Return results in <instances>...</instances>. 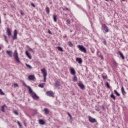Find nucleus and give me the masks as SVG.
<instances>
[{"label":"nucleus","mask_w":128,"mask_h":128,"mask_svg":"<svg viewBox=\"0 0 128 128\" xmlns=\"http://www.w3.org/2000/svg\"><path fill=\"white\" fill-rule=\"evenodd\" d=\"M13 56L14 57V60L17 64H20V60L18 58V51L16 50L14 51L13 53Z\"/></svg>","instance_id":"nucleus-1"},{"label":"nucleus","mask_w":128,"mask_h":128,"mask_svg":"<svg viewBox=\"0 0 128 128\" xmlns=\"http://www.w3.org/2000/svg\"><path fill=\"white\" fill-rule=\"evenodd\" d=\"M41 72L43 74L44 76V82H46V76H48V73H46V68H44L41 70Z\"/></svg>","instance_id":"nucleus-2"},{"label":"nucleus","mask_w":128,"mask_h":128,"mask_svg":"<svg viewBox=\"0 0 128 128\" xmlns=\"http://www.w3.org/2000/svg\"><path fill=\"white\" fill-rule=\"evenodd\" d=\"M77 47L78 48H79L80 50V52H84V54H86V48L84 46L82 45H78Z\"/></svg>","instance_id":"nucleus-3"},{"label":"nucleus","mask_w":128,"mask_h":128,"mask_svg":"<svg viewBox=\"0 0 128 128\" xmlns=\"http://www.w3.org/2000/svg\"><path fill=\"white\" fill-rule=\"evenodd\" d=\"M88 120L92 124H94V122H96V118H93L90 116H88Z\"/></svg>","instance_id":"nucleus-4"},{"label":"nucleus","mask_w":128,"mask_h":128,"mask_svg":"<svg viewBox=\"0 0 128 128\" xmlns=\"http://www.w3.org/2000/svg\"><path fill=\"white\" fill-rule=\"evenodd\" d=\"M18 38V30H14V36L12 37V40H16V38Z\"/></svg>","instance_id":"nucleus-5"},{"label":"nucleus","mask_w":128,"mask_h":128,"mask_svg":"<svg viewBox=\"0 0 128 128\" xmlns=\"http://www.w3.org/2000/svg\"><path fill=\"white\" fill-rule=\"evenodd\" d=\"M32 98H34V100H39L40 99V96H38V95H36V92L33 93V94H32Z\"/></svg>","instance_id":"nucleus-6"},{"label":"nucleus","mask_w":128,"mask_h":128,"mask_svg":"<svg viewBox=\"0 0 128 128\" xmlns=\"http://www.w3.org/2000/svg\"><path fill=\"white\" fill-rule=\"evenodd\" d=\"M103 30L106 32H108V28L106 26V24H104L102 26Z\"/></svg>","instance_id":"nucleus-7"},{"label":"nucleus","mask_w":128,"mask_h":128,"mask_svg":"<svg viewBox=\"0 0 128 128\" xmlns=\"http://www.w3.org/2000/svg\"><path fill=\"white\" fill-rule=\"evenodd\" d=\"M26 88H28V92L29 94H32L34 93V92L32 91V88L30 87V86H28Z\"/></svg>","instance_id":"nucleus-8"},{"label":"nucleus","mask_w":128,"mask_h":128,"mask_svg":"<svg viewBox=\"0 0 128 128\" xmlns=\"http://www.w3.org/2000/svg\"><path fill=\"white\" fill-rule=\"evenodd\" d=\"M46 94L48 96H54V92H52V91H48L46 92Z\"/></svg>","instance_id":"nucleus-9"},{"label":"nucleus","mask_w":128,"mask_h":128,"mask_svg":"<svg viewBox=\"0 0 128 128\" xmlns=\"http://www.w3.org/2000/svg\"><path fill=\"white\" fill-rule=\"evenodd\" d=\"M6 54L8 55V56H10V58H12V50H7L6 51Z\"/></svg>","instance_id":"nucleus-10"},{"label":"nucleus","mask_w":128,"mask_h":128,"mask_svg":"<svg viewBox=\"0 0 128 128\" xmlns=\"http://www.w3.org/2000/svg\"><path fill=\"white\" fill-rule=\"evenodd\" d=\"M78 86L81 88V90H84V85L82 84V82H80L78 84Z\"/></svg>","instance_id":"nucleus-11"},{"label":"nucleus","mask_w":128,"mask_h":128,"mask_svg":"<svg viewBox=\"0 0 128 128\" xmlns=\"http://www.w3.org/2000/svg\"><path fill=\"white\" fill-rule=\"evenodd\" d=\"M6 32H7V34H8V36H9V38L12 36V32L10 31V29L7 28Z\"/></svg>","instance_id":"nucleus-12"},{"label":"nucleus","mask_w":128,"mask_h":128,"mask_svg":"<svg viewBox=\"0 0 128 128\" xmlns=\"http://www.w3.org/2000/svg\"><path fill=\"white\" fill-rule=\"evenodd\" d=\"M25 54H26V56H28V58H30V60H32V56H30V52H28V50L26 51Z\"/></svg>","instance_id":"nucleus-13"},{"label":"nucleus","mask_w":128,"mask_h":128,"mask_svg":"<svg viewBox=\"0 0 128 128\" xmlns=\"http://www.w3.org/2000/svg\"><path fill=\"white\" fill-rule=\"evenodd\" d=\"M28 80H34V78H36V77L34 76V75H30L28 76Z\"/></svg>","instance_id":"nucleus-14"},{"label":"nucleus","mask_w":128,"mask_h":128,"mask_svg":"<svg viewBox=\"0 0 128 128\" xmlns=\"http://www.w3.org/2000/svg\"><path fill=\"white\" fill-rule=\"evenodd\" d=\"M70 72L71 74H73V75L76 74V70H74V68H70Z\"/></svg>","instance_id":"nucleus-15"},{"label":"nucleus","mask_w":128,"mask_h":128,"mask_svg":"<svg viewBox=\"0 0 128 128\" xmlns=\"http://www.w3.org/2000/svg\"><path fill=\"white\" fill-rule=\"evenodd\" d=\"M76 62H78V64H82V58H76Z\"/></svg>","instance_id":"nucleus-16"},{"label":"nucleus","mask_w":128,"mask_h":128,"mask_svg":"<svg viewBox=\"0 0 128 128\" xmlns=\"http://www.w3.org/2000/svg\"><path fill=\"white\" fill-rule=\"evenodd\" d=\"M118 54H120V58H122V60H124V54L120 52V51L118 52Z\"/></svg>","instance_id":"nucleus-17"},{"label":"nucleus","mask_w":128,"mask_h":128,"mask_svg":"<svg viewBox=\"0 0 128 128\" xmlns=\"http://www.w3.org/2000/svg\"><path fill=\"white\" fill-rule=\"evenodd\" d=\"M55 86L57 88L58 87V86H60V81H58V80L56 81Z\"/></svg>","instance_id":"nucleus-18"},{"label":"nucleus","mask_w":128,"mask_h":128,"mask_svg":"<svg viewBox=\"0 0 128 128\" xmlns=\"http://www.w3.org/2000/svg\"><path fill=\"white\" fill-rule=\"evenodd\" d=\"M4 108H6V105L4 104L2 106L1 111L2 112H6V110H4Z\"/></svg>","instance_id":"nucleus-19"},{"label":"nucleus","mask_w":128,"mask_h":128,"mask_svg":"<svg viewBox=\"0 0 128 128\" xmlns=\"http://www.w3.org/2000/svg\"><path fill=\"white\" fill-rule=\"evenodd\" d=\"M44 112L45 114H50V110L47 108H44Z\"/></svg>","instance_id":"nucleus-20"},{"label":"nucleus","mask_w":128,"mask_h":128,"mask_svg":"<svg viewBox=\"0 0 128 128\" xmlns=\"http://www.w3.org/2000/svg\"><path fill=\"white\" fill-rule=\"evenodd\" d=\"M121 90L123 96H126V91H124V86L122 87Z\"/></svg>","instance_id":"nucleus-21"},{"label":"nucleus","mask_w":128,"mask_h":128,"mask_svg":"<svg viewBox=\"0 0 128 128\" xmlns=\"http://www.w3.org/2000/svg\"><path fill=\"white\" fill-rule=\"evenodd\" d=\"M39 124H40L44 125V124H46V122H44V120L40 119L39 120Z\"/></svg>","instance_id":"nucleus-22"},{"label":"nucleus","mask_w":128,"mask_h":128,"mask_svg":"<svg viewBox=\"0 0 128 128\" xmlns=\"http://www.w3.org/2000/svg\"><path fill=\"white\" fill-rule=\"evenodd\" d=\"M100 51H98L97 52V56H98L99 58H100L101 60H104V56H102V54H100Z\"/></svg>","instance_id":"nucleus-23"},{"label":"nucleus","mask_w":128,"mask_h":128,"mask_svg":"<svg viewBox=\"0 0 128 128\" xmlns=\"http://www.w3.org/2000/svg\"><path fill=\"white\" fill-rule=\"evenodd\" d=\"M44 84H46V83L40 84H39L38 86L39 88H43L44 86Z\"/></svg>","instance_id":"nucleus-24"},{"label":"nucleus","mask_w":128,"mask_h":128,"mask_svg":"<svg viewBox=\"0 0 128 128\" xmlns=\"http://www.w3.org/2000/svg\"><path fill=\"white\" fill-rule=\"evenodd\" d=\"M68 45L69 46H70V48H72L74 46V44H72V42L71 41H69L68 42Z\"/></svg>","instance_id":"nucleus-25"},{"label":"nucleus","mask_w":128,"mask_h":128,"mask_svg":"<svg viewBox=\"0 0 128 128\" xmlns=\"http://www.w3.org/2000/svg\"><path fill=\"white\" fill-rule=\"evenodd\" d=\"M114 92L115 94L117 96H120V94L118 92V90H114Z\"/></svg>","instance_id":"nucleus-26"},{"label":"nucleus","mask_w":128,"mask_h":128,"mask_svg":"<svg viewBox=\"0 0 128 128\" xmlns=\"http://www.w3.org/2000/svg\"><path fill=\"white\" fill-rule=\"evenodd\" d=\"M53 20H54V22H56L58 20L57 18H56V16L53 15Z\"/></svg>","instance_id":"nucleus-27"},{"label":"nucleus","mask_w":128,"mask_h":128,"mask_svg":"<svg viewBox=\"0 0 128 128\" xmlns=\"http://www.w3.org/2000/svg\"><path fill=\"white\" fill-rule=\"evenodd\" d=\"M110 96L111 98H113L114 100H116V96L114 94H112Z\"/></svg>","instance_id":"nucleus-28"},{"label":"nucleus","mask_w":128,"mask_h":128,"mask_svg":"<svg viewBox=\"0 0 128 128\" xmlns=\"http://www.w3.org/2000/svg\"><path fill=\"white\" fill-rule=\"evenodd\" d=\"M46 11L47 14H50V8L48 7H46Z\"/></svg>","instance_id":"nucleus-29"},{"label":"nucleus","mask_w":128,"mask_h":128,"mask_svg":"<svg viewBox=\"0 0 128 128\" xmlns=\"http://www.w3.org/2000/svg\"><path fill=\"white\" fill-rule=\"evenodd\" d=\"M57 48L60 52H64V49L60 46H57Z\"/></svg>","instance_id":"nucleus-30"},{"label":"nucleus","mask_w":128,"mask_h":128,"mask_svg":"<svg viewBox=\"0 0 128 128\" xmlns=\"http://www.w3.org/2000/svg\"><path fill=\"white\" fill-rule=\"evenodd\" d=\"M20 82H22V84H23V86H25V88H26L28 86H27L26 84V83L24 82V81L21 80Z\"/></svg>","instance_id":"nucleus-31"},{"label":"nucleus","mask_w":128,"mask_h":128,"mask_svg":"<svg viewBox=\"0 0 128 128\" xmlns=\"http://www.w3.org/2000/svg\"><path fill=\"white\" fill-rule=\"evenodd\" d=\"M105 86L108 88H110V84H108V82H106L105 84Z\"/></svg>","instance_id":"nucleus-32"},{"label":"nucleus","mask_w":128,"mask_h":128,"mask_svg":"<svg viewBox=\"0 0 128 128\" xmlns=\"http://www.w3.org/2000/svg\"><path fill=\"white\" fill-rule=\"evenodd\" d=\"M73 82H78V78L76 75L74 76Z\"/></svg>","instance_id":"nucleus-33"},{"label":"nucleus","mask_w":128,"mask_h":128,"mask_svg":"<svg viewBox=\"0 0 128 128\" xmlns=\"http://www.w3.org/2000/svg\"><path fill=\"white\" fill-rule=\"evenodd\" d=\"M0 96H4L5 94L2 92V89H0Z\"/></svg>","instance_id":"nucleus-34"},{"label":"nucleus","mask_w":128,"mask_h":128,"mask_svg":"<svg viewBox=\"0 0 128 128\" xmlns=\"http://www.w3.org/2000/svg\"><path fill=\"white\" fill-rule=\"evenodd\" d=\"M26 66H27V68H28L32 69V66H30V65L26 64Z\"/></svg>","instance_id":"nucleus-35"},{"label":"nucleus","mask_w":128,"mask_h":128,"mask_svg":"<svg viewBox=\"0 0 128 128\" xmlns=\"http://www.w3.org/2000/svg\"><path fill=\"white\" fill-rule=\"evenodd\" d=\"M63 10L64 11H66V12H70V9H68V8H63Z\"/></svg>","instance_id":"nucleus-36"},{"label":"nucleus","mask_w":128,"mask_h":128,"mask_svg":"<svg viewBox=\"0 0 128 128\" xmlns=\"http://www.w3.org/2000/svg\"><path fill=\"white\" fill-rule=\"evenodd\" d=\"M4 40H6V42H8V38H6V36L4 34Z\"/></svg>","instance_id":"nucleus-37"},{"label":"nucleus","mask_w":128,"mask_h":128,"mask_svg":"<svg viewBox=\"0 0 128 128\" xmlns=\"http://www.w3.org/2000/svg\"><path fill=\"white\" fill-rule=\"evenodd\" d=\"M113 64L115 66H118V63H116V62L115 60L113 62Z\"/></svg>","instance_id":"nucleus-38"},{"label":"nucleus","mask_w":128,"mask_h":128,"mask_svg":"<svg viewBox=\"0 0 128 128\" xmlns=\"http://www.w3.org/2000/svg\"><path fill=\"white\" fill-rule=\"evenodd\" d=\"M14 114H16V116H18V111L16 110H14Z\"/></svg>","instance_id":"nucleus-39"},{"label":"nucleus","mask_w":128,"mask_h":128,"mask_svg":"<svg viewBox=\"0 0 128 128\" xmlns=\"http://www.w3.org/2000/svg\"><path fill=\"white\" fill-rule=\"evenodd\" d=\"M95 110L97 112H100V108L98 106H96V107H95Z\"/></svg>","instance_id":"nucleus-40"},{"label":"nucleus","mask_w":128,"mask_h":128,"mask_svg":"<svg viewBox=\"0 0 128 128\" xmlns=\"http://www.w3.org/2000/svg\"><path fill=\"white\" fill-rule=\"evenodd\" d=\"M102 78H103V80H106V78H108V76H102Z\"/></svg>","instance_id":"nucleus-41"},{"label":"nucleus","mask_w":128,"mask_h":128,"mask_svg":"<svg viewBox=\"0 0 128 128\" xmlns=\"http://www.w3.org/2000/svg\"><path fill=\"white\" fill-rule=\"evenodd\" d=\"M66 22L68 24H70V20H66Z\"/></svg>","instance_id":"nucleus-42"},{"label":"nucleus","mask_w":128,"mask_h":128,"mask_svg":"<svg viewBox=\"0 0 128 128\" xmlns=\"http://www.w3.org/2000/svg\"><path fill=\"white\" fill-rule=\"evenodd\" d=\"M17 124L20 128H22V124H20V122L18 121Z\"/></svg>","instance_id":"nucleus-43"},{"label":"nucleus","mask_w":128,"mask_h":128,"mask_svg":"<svg viewBox=\"0 0 128 128\" xmlns=\"http://www.w3.org/2000/svg\"><path fill=\"white\" fill-rule=\"evenodd\" d=\"M28 50H30V52H34V50H32V48H29Z\"/></svg>","instance_id":"nucleus-44"},{"label":"nucleus","mask_w":128,"mask_h":128,"mask_svg":"<svg viewBox=\"0 0 128 128\" xmlns=\"http://www.w3.org/2000/svg\"><path fill=\"white\" fill-rule=\"evenodd\" d=\"M14 86H15V88H18V84L16 83L14 84Z\"/></svg>","instance_id":"nucleus-45"},{"label":"nucleus","mask_w":128,"mask_h":128,"mask_svg":"<svg viewBox=\"0 0 128 128\" xmlns=\"http://www.w3.org/2000/svg\"><path fill=\"white\" fill-rule=\"evenodd\" d=\"M103 42L106 46V39H104Z\"/></svg>","instance_id":"nucleus-46"},{"label":"nucleus","mask_w":128,"mask_h":128,"mask_svg":"<svg viewBox=\"0 0 128 128\" xmlns=\"http://www.w3.org/2000/svg\"><path fill=\"white\" fill-rule=\"evenodd\" d=\"M31 6H33V8H36V5H34V3H31Z\"/></svg>","instance_id":"nucleus-47"},{"label":"nucleus","mask_w":128,"mask_h":128,"mask_svg":"<svg viewBox=\"0 0 128 128\" xmlns=\"http://www.w3.org/2000/svg\"><path fill=\"white\" fill-rule=\"evenodd\" d=\"M20 14L22 16H24V13L22 11H20Z\"/></svg>","instance_id":"nucleus-48"},{"label":"nucleus","mask_w":128,"mask_h":128,"mask_svg":"<svg viewBox=\"0 0 128 128\" xmlns=\"http://www.w3.org/2000/svg\"><path fill=\"white\" fill-rule=\"evenodd\" d=\"M68 116H70V118H72V115L68 112Z\"/></svg>","instance_id":"nucleus-49"},{"label":"nucleus","mask_w":128,"mask_h":128,"mask_svg":"<svg viewBox=\"0 0 128 128\" xmlns=\"http://www.w3.org/2000/svg\"><path fill=\"white\" fill-rule=\"evenodd\" d=\"M102 109L103 110H106V109L104 108V106H102Z\"/></svg>","instance_id":"nucleus-50"},{"label":"nucleus","mask_w":128,"mask_h":128,"mask_svg":"<svg viewBox=\"0 0 128 128\" xmlns=\"http://www.w3.org/2000/svg\"><path fill=\"white\" fill-rule=\"evenodd\" d=\"M48 34H52V32H50V30H48Z\"/></svg>","instance_id":"nucleus-51"},{"label":"nucleus","mask_w":128,"mask_h":128,"mask_svg":"<svg viewBox=\"0 0 128 128\" xmlns=\"http://www.w3.org/2000/svg\"><path fill=\"white\" fill-rule=\"evenodd\" d=\"M85 68H86V70H88V67L85 66Z\"/></svg>","instance_id":"nucleus-52"},{"label":"nucleus","mask_w":128,"mask_h":128,"mask_svg":"<svg viewBox=\"0 0 128 128\" xmlns=\"http://www.w3.org/2000/svg\"><path fill=\"white\" fill-rule=\"evenodd\" d=\"M70 32H72V30H70Z\"/></svg>","instance_id":"nucleus-53"},{"label":"nucleus","mask_w":128,"mask_h":128,"mask_svg":"<svg viewBox=\"0 0 128 128\" xmlns=\"http://www.w3.org/2000/svg\"><path fill=\"white\" fill-rule=\"evenodd\" d=\"M4 16H6V14H4Z\"/></svg>","instance_id":"nucleus-54"},{"label":"nucleus","mask_w":128,"mask_h":128,"mask_svg":"<svg viewBox=\"0 0 128 128\" xmlns=\"http://www.w3.org/2000/svg\"><path fill=\"white\" fill-rule=\"evenodd\" d=\"M0 50H2V47L1 46H0Z\"/></svg>","instance_id":"nucleus-55"},{"label":"nucleus","mask_w":128,"mask_h":128,"mask_svg":"<svg viewBox=\"0 0 128 128\" xmlns=\"http://www.w3.org/2000/svg\"><path fill=\"white\" fill-rule=\"evenodd\" d=\"M106 2H108V0H105Z\"/></svg>","instance_id":"nucleus-56"},{"label":"nucleus","mask_w":128,"mask_h":128,"mask_svg":"<svg viewBox=\"0 0 128 128\" xmlns=\"http://www.w3.org/2000/svg\"><path fill=\"white\" fill-rule=\"evenodd\" d=\"M122 2H124V0H122Z\"/></svg>","instance_id":"nucleus-57"},{"label":"nucleus","mask_w":128,"mask_h":128,"mask_svg":"<svg viewBox=\"0 0 128 128\" xmlns=\"http://www.w3.org/2000/svg\"><path fill=\"white\" fill-rule=\"evenodd\" d=\"M111 0V2H112V0Z\"/></svg>","instance_id":"nucleus-58"}]
</instances>
